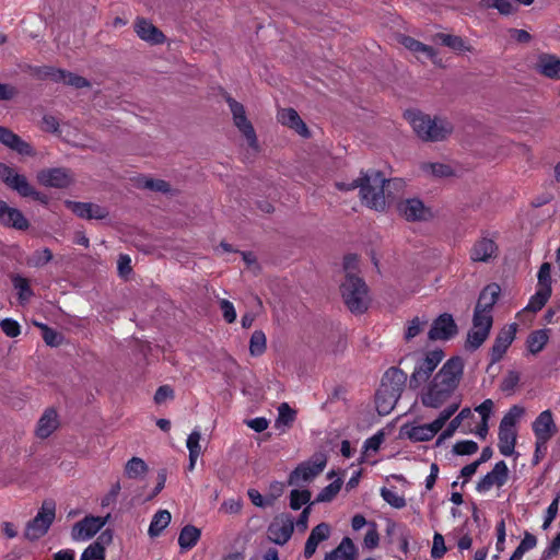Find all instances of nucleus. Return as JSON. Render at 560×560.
I'll list each match as a JSON object with an SVG mask.
<instances>
[{
    "instance_id": "nucleus-46",
    "label": "nucleus",
    "mask_w": 560,
    "mask_h": 560,
    "mask_svg": "<svg viewBox=\"0 0 560 560\" xmlns=\"http://www.w3.org/2000/svg\"><path fill=\"white\" fill-rule=\"evenodd\" d=\"M342 481L337 479L322 489L317 494L315 502H330L340 491Z\"/></svg>"
},
{
    "instance_id": "nucleus-17",
    "label": "nucleus",
    "mask_w": 560,
    "mask_h": 560,
    "mask_svg": "<svg viewBox=\"0 0 560 560\" xmlns=\"http://www.w3.org/2000/svg\"><path fill=\"white\" fill-rule=\"evenodd\" d=\"M509 478V468L504 460L495 463L491 471L486 474L476 485L479 493L489 491L493 486L502 487Z\"/></svg>"
},
{
    "instance_id": "nucleus-19",
    "label": "nucleus",
    "mask_w": 560,
    "mask_h": 560,
    "mask_svg": "<svg viewBox=\"0 0 560 560\" xmlns=\"http://www.w3.org/2000/svg\"><path fill=\"white\" fill-rule=\"evenodd\" d=\"M516 329L517 325L511 324L498 334L490 350L491 364L498 363L503 358L515 339Z\"/></svg>"
},
{
    "instance_id": "nucleus-10",
    "label": "nucleus",
    "mask_w": 560,
    "mask_h": 560,
    "mask_svg": "<svg viewBox=\"0 0 560 560\" xmlns=\"http://www.w3.org/2000/svg\"><path fill=\"white\" fill-rule=\"evenodd\" d=\"M294 530V518L289 513H281L272 520L267 528V536L276 545L287 544Z\"/></svg>"
},
{
    "instance_id": "nucleus-59",
    "label": "nucleus",
    "mask_w": 560,
    "mask_h": 560,
    "mask_svg": "<svg viewBox=\"0 0 560 560\" xmlns=\"http://www.w3.org/2000/svg\"><path fill=\"white\" fill-rule=\"evenodd\" d=\"M478 451V444L472 440L458 441L453 446L456 455H472Z\"/></svg>"
},
{
    "instance_id": "nucleus-29",
    "label": "nucleus",
    "mask_w": 560,
    "mask_h": 560,
    "mask_svg": "<svg viewBox=\"0 0 560 560\" xmlns=\"http://www.w3.org/2000/svg\"><path fill=\"white\" fill-rule=\"evenodd\" d=\"M536 69L546 78L560 80V59L555 55L540 54L537 59Z\"/></svg>"
},
{
    "instance_id": "nucleus-12",
    "label": "nucleus",
    "mask_w": 560,
    "mask_h": 560,
    "mask_svg": "<svg viewBox=\"0 0 560 560\" xmlns=\"http://www.w3.org/2000/svg\"><path fill=\"white\" fill-rule=\"evenodd\" d=\"M36 177L40 185L59 189L67 188L73 183L72 173L66 167L44 168Z\"/></svg>"
},
{
    "instance_id": "nucleus-7",
    "label": "nucleus",
    "mask_w": 560,
    "mask_h": 560,
    "mask_svg": "<svg viewBox=\"0 0 560 560\" xmlns=\"http://www.w3.org/2000/svg\"><path fill=\"white\" fill-rule=\"evenodd\" d=\"M55 515L56 503L52 500H45L36 516L27 523L24 532L25 538L36 540L43 537L52 524Z\"/></svg>"
},
{
    "instance_id": "nucleus-18",
    "label": "nucleus",
    "mask_w": 560,
    "mask_h": 560,
    "mask_svg": "<svg viewBox=\"0 0 560 560\" xmlns=\"http://www.w3.org/2000/svg\"><path fill=\"white\" fill-rule=\"evenodd\" d=\"M492 324L489 319L486 320L482 317L474 316L472 329L467 334L466 349L470 351L477 350L488 338Z\"/></svg>"
},
{
    "instance_id": "nucleus-55",
    "label": "nucleus",
    "mask_w": 560,
    "mask_h": 560,
    "mask_svg": "<svg viewBox=\"0 0 560 560\" xmlns=\"http://www.w3.org/2000/svg\"><path fill=\"white\" fill-rule=\"evenodd\" d=\"M33 73L40 80L50 79L54 82H58L62 78V69L54 67H37L33 70Z\"/></svg>"
},
{
    "instance_id": "nucleus-22",
    "label": "nucleus",
    "mask_w": 560,
    "mask_h": 560,
    "mask_svg": "<svg viewBox=\"0 0 560 560\" xmlns=\"http://www.w3.org/2000/svg\"><path fill=\"white\" fill-rule=\"evenodd\" d=\"M0 143L21 155H35V151L28 142L24 141L19 135L3 126H0Z\"/></svg>"
},
{
    "instance_id": "nucleus-50",
    "label": "nucleus",
    "mask_w": 560,
    "mask_h": 560,
    "mask_svg": "<svg viewBox=\"0 0 560 560\" xmlns=\"http://www.w3.org/2000/svg\"><path fill=\"white\" fill-rule=\"evenodd\" d=\"M524 412L525 410L521 406L515 405L511 407L509 411L503 416L500 425L515 429L517 421L524 415Z\"/></svg>"
},
{
    "instance_id": "nucleus-20",
    "label": "nucleus",
    "mask_w": 560,
    "mask_h": 560,
    "mask_svg": "<svg viewBox=\"0 0 560 560\" xmlns=\"http://www.w3.org/2000/svg\"><path fill=\"white\" fill-rule=\"evenodd\" d=\"M65 206L69 210H71L77 217L85 220H103L108 215V211L106 210V208L92 202L66 200Z\"/></svg>"
},
{
    "instance_id": "nucleus-63",
    "label": "nucleus",
    "mask_w": 560,
    "mask_h": 560,
    "mask_svg": "<svg viewBox=\"0 0 560 560\" xmlns=\"http://www.w3.org/2000/svg\"><path fill=\"white\" fill-rule=\"evenodd\" d=\"M427 324V320H421L419 317H415L412 318L409 324H408V327H407V330L405 332V339L407 341L411 340L412 338H415L416 336H418L421 330H422V327Z\"/></svg>"
},
{
    "instance_id": "nucleus-51",
    "label": "nucleus",
    "mask_w": 560,
    "mask_h": 560,
    "mask_svg": "<svg viewBox=\"0 0 560 560\" xmlns=\"http://www.w3.org/2000/svg\"><path fill=\"white\" fill-rule=\"evenodd\" d=\"M524 412L525 410L521 406L515 405L511 407L509 411L503 416L500 425L515 429L517 421L524 415Z\"/></svg>"
},
{
    "instance_id": "nucleus-4",
    "label": "nucleus",
    "mask_w": 560,
    "mask_h": 560,
    "mask_svg": "<svg viewBox=\"0 0 560 560\" xmlns=\"http://www.w3.org/2000/svg\"><path fill=\"white\" fill-rule=\"evenodd\" d=\"M340 290L345 304L351 313L362 314L368 310L369 290L362 278L355 275L346 276Z\"/></svg>"
},
{
    "instance_id": "nucleus-43",
    "label": "nucleus",
    "mask_w": 560,
    "mask_h": 560,
    "mask_svg": "<svg viewBox=\"0 0 560 560\" xmlns=\"http://www.w3.org/2000/svg\"><path fill=\"white\" fill-rule=\"evenodd\" d=\"M470 416L471 410L469 408L462 409L459 413L451 420L448 427L442 432L438 440V443H440L442 439L451 438L457 430V428L460 425L462 421Z\"/></svg>"
},
{
    "instance_id": "nucleus-35",
    "label": "nucleus",
    "mask_w": 560,
    "mask_h": 560,
    "mask_svg": "<svg viewBox=\"0 0 560 560\" xmlns=\"http://www.w3.org/2000/svg\"><path fill=\"white\" fill-rule=\"evenodd\" d=\"M201 532L194 525H186L178 536V545L183 550H190L200 539Z\"/></svg>"
},
{
    "instance_id": "nucleus-54",
    "label": "nucleus",
    "mask_w": 560,
    "mask_h": 560,
    "mask_svg": "<svg viewBox=\"0 0 560 560\" xmlns=\"http://www.w3.org/2000/svg\"><path fill=\"white\" fill-rule=\"evenodd\" d=\"M422 170L436 177H448L453 175L452 167L443 163H425L422 165Z\"/></svg>"
},
{
    "instance_id": "nucleus-42",
    "label": "nucleus",
    "mask_w": 560,
    "mask_h": 560,
    "mask_svg": "<svg viewBox=\"0 0 560 560\" xmlns=\"http://www.w3.org/2000/svg\"><path fill=\"white\" fill-rule=\"evenodd\" d=\"M551 289H539L529 300L527 306L525 307L532 312L540 311L545 304L548 302L551 295Z\"/></svg>"
},
{
    "instance_id": "nucleus-44",
    "label": "nucleus",
    "mask_w": 560,
    "mask_h": 560,
    "mask_svg": "<svg viewBox=\"0 0 560 560\" xmlns=\"http://www.w3.org/2000/svg\"><path fill=\"white\" fill-rule=\"evenodd\" d=\"M312 493L307 489H293L290 493V508L292 510H300L304 504L311 500Z\"/></svg>"
},
{
    "instance_id": "nucleus-56",
    "label": "nucleus",
    "mask_w": 560,
    "mask_h": 560,
    "mask_svg": "<svg viewBox=\"0 0 560 560\" xmlns=\"http://www.w3.org/2000/svg\"><path fill=\"white\" fill-rule=\"evenodd\" d=\"M105 548L95 541L89 545L81 555L80 560H104Z\"/></svg>"
},
{
    "instance_id": "nucleus-39",
    "label": "nucleus",
    "mask_w": 560,
    "mask_h": 560,
    "mask_svg": "<svg viewBox=\"0 0 560 560\" xmlns=\"http://www.w3.org/2000/svg\"><path fill=\"white\" fill-rule=\"evenodd\" d=\"M480 7L483 9H495L502 15L514 14L518 8L511 0H481Z\"/></svg>"
},
{
    "instance_id": "nucleus-26",
    "label": "nucleus",
    "mask_w": 560,
    "mask_h": 560,
    "mask_svg": "<svg viewBox=\"0 0 560 560\" xmlns=\"http://www.w3.org/2000/svg\"><path fill=\"white\" fill-rule=\"evenodd\" d=\"M358 557V547L350 537H343L339 545L327 552L324 560H355Z\"/></svg>"
},
{
    "instance_id": "nucleus-1",
    "label": "nucleus",
    "mask_w": 560,
    "mask_h": 560,
    "mask_svg": "<svg viewBox=\"0 0 560 560\" xmlns=\"http://www.w3.org/2000/svg\"><path fill=\"white\" fill-rule=\"evenodd\" d=\"M405 186L401 178L386 179L381 171L369 170L362 172L361 176L351 183H336V187L341 191H350L360 188L362 202L370 209L384 211L387 206V199H394L390 189L400 190Z\"/></svg>"
},
{
    "instance_id": "nucleus-33",
    "label": "nucleus",
    "mask_w": 560,
    "mask_h": 560,
    "mask_svg": "<svg viewBox=\"0 0 560 560\" xmlns=\"http://www.w3.org/2000/svg\"><path fill=\"white\" fill-rule=\"evenodd\" d=\"M398 42L408 50L416 55H424L427 58L433 60L436 56V51L433 47L425 45L411 36L399 35Z\"/></svg>"
},
{
    "instance_id": "nucleus-3",
    "label": "nucleus",
    "mask_w": 560,
    "mask_h": 560,
    "mask_svg": "<svg viewBox=\"0 0 560 560\" xmlns=\"http://www.w3.org/2000/svg\"><path fill=\"white\" fill-rule=\"evenodd\" d=\"M409 122L416 135L423 141L439 142L453 132V125L445 118H431L421 112H409Z\"/></svg>"
},
{
    "instance_id": "nucleus-5",
    "label": "nucleus",
    "mask_w": 560,
    "mask_h": 560,
    "mask_svg": "<svg viewBox=\"0 0 560 560\" xmlns=\"http://www.w3.org/2000/svg\"><path fill=\"white\" fill-rule=\"evenodd\" d=\"M0 179L22 197H31L34 200L46 203L47 197L37 191L24 175L18 174L13 167L0 162Z\"/></svg>"
},
{
    "instance_id": "nucleus-32",
    "label": "nucleus",
    "mask_w": 560,
    "mask_h": 560,
    "mask_svg": "<svg viewBox=\"0 0 560 560\" xmlns=\"http://www.w3.org/2000/svg\"><path fill=\"white\" fill-rule=\"evenodd\" d=\"M58 424L57 412L54 409H47L38 420L36 435L46 439L58 428Z\"/></svg>"
},
{
    "instance_id": "nucleus-25",
    "label": "nucleus",
    "mask_w": 560,
    "mask_h": 560,
    "mask_svg": "<svg viewBox=\"0 0 560 560\" xmlns=\"http://www.w3.org/2000/svg\"><path fill=\"white\" fill-rule=\"evenodd\" d=\"M135 32L142 40L152 45L162 44L165 40L164 34L144 18H138L136 20Z\"/></svg>"
},
{
    "instance_id": "nucleus-2",
    "label": "nucleus",
    "mask_w": 560,
    "mask_h": 560,
    "mask_svg": "<svg viewBox=\"0 0 560 560\" xmlns=\"http://www.w3.org/2000/svg\"><path fill=\"white\" fill-rule=\"evenodd\" d=\"M464 372L460 357L448 359L429 383L421 402L429 408H440L455 392Z\"/></svg>"
},
{
    "instance_id": "nucleus-53",
    "label": "nucleus",
    "mask_w": 560,
    "mask_h": 560,
    "mask_svg": "<svg viewBox=\"0 0 560 560\" xmlns=\"http://www.w3.org/2000/svg\"><path fill=\"white\" fill-rule=\"evenodd\" d=\"M37 326L42 329L43 339L47 346L58 347L59 345H61V334L57 332L55 329L50 328L46 324H37Z\"/></svg>"
},
{
    "instance_id": "nucleus-41",
    "label": "nucleus",
    "mask_w": 560,
    "mask_h": 560,
    "mask_svg": "<svg viewBox=\"0 0 560 560\" xmlns=\"http://www.w3.org/2000/svg\"><path fill=\"white\" fill-rule=\"evenodd\" d=\"M267 348L266 335L262 330H255L249 340V353L253 357H260Z\"/></svg>"
},
{
    "instance_id": "nucleus-60",
    "label": "nucleus",
    "mask_w": 560,
    "mask_h": 560,
    "mask_svg": "<svg viewBox=\"0 0 560 560\" xmlns=\"http://www.w3.org/2000/svg\"><path fill=\"white\" fill-rule=\"evenodd\" d=\"M220 310L226 323L232 324L236 320V311L232 302L225 299L219 301Z\"/></svg>"
},
{
    "instance_id": "nucleus-34",
    "label": "nucleus",
    "mask_w": 560,
    "mask_h": 560,
    "mask_svg": "<svg viewBox=\"0 0 560 560\" xmlns=\"http://www.w3.org/2000/svg\"><path fill=\"white\" fill-rule=\"evenodd\" d=\"M399 397L389 393L386 387H380L375 394L376 410L380 415H388L396 406Z\"/></svg>"
},
{
    "instance_id": "nucleus-30",
    "label": "nucleus",
    "mask_w": 560,
    "mask_h": 560,
    "mask_svg": "<svg viewBox=\"0 0 560 560\" xmlns=\"http://www.w3.org/2000/svg\"><path fill=\"white\" fill-rule=\"evenodd\" d=\"M433 42L448 47L455 52H471L474 50L472 46L458 35L436 33L433 36Z\"/></svg>"
},
{
    "instance_id": "nucleus-16",
    "label": "nucleus",
    "mask_w": 560,
    "mask_h": 560,
    "mask_svg": "<svg viewBox=\"0 0 560 560\" xmlns=\"http://www.w3.org/2000/svg\"><path fill=\"white\" fill-rule=\"evenodd\" d=\"M458 332L457 325L453 316L448 313L441 314L435 318L428 332L430 340H450Z\"/></svg>"
},
{
    "instance_id": "nucleus-6",
    "label": "nucleus",
    "mask_w": 560,
    "mask_h": 560,
    "mask_svg": "<svg viewBox=\"0 0 560 560\" xmlns=\"http://www.w3.org/2000/svg\"><path fill=\"white\" fill-rule=\"evenodd\" d=\"M325 455L317 454L311 459L300 463L289 475L288 485L301 487L313 481L326 467Z\"/></svg>"
},
{
    "instance_id": "nucleus-61",
    "label": "nucleus",
    "mask_w": 560,
    "mask_h": 560,
    "mask_svg": "<svg viewBox=\"0 0 560 560\" xmlns=\"http://www.w3.org/2000/svg\"><path fill=\"white\" fill-rule=\"evenodd\" d=\"M2 331L11 338L18 337L21 332L20 324L12 318H4L0 322Z\"/></svg>"
},
{
    "instance_id": "nucleus-38",
    "label": "nucleus",
    "mask_w": 560,
    "mask_h": 560,
    "mask_svg": "<svg viewBox=\"0 0 560 560\" xmlns=\"http://www.w3.org/2000/svg\"><path fill=\"white\" fill-rule=\"evenodd\" d=\"M296 418V411L288 402H282L278 407V417L275 425L277 429L290 428Z\"/></svg>"
},
{
    "instance_id": "nucleus-52",
    "label": "nucleus",
    "mask_w": 560,
    "mask_h": 560,
    "mask_svg": "<svg viewBox=\"0 0 560 560\" xmlns=\"http://www.w3.org/2000/svg\"><path fill=\"white\" fill-rule=\"evenodd\" d=\"M52 253L48 247L37 249L31 256L28 264L33 267H43L52 259Z\"/></svg>"
},
{
    "instance_id": "nucleus-9",
    "label": "nucleus",
    "mask_w": 560,
    "mask_h": 560,
    "mask_svg": "<svg viewBox=\"0 0 560 560\" xmlns=\"http://www.w3.org/2000/svg\"><path fill=\"white\" fill-rule=\"evenodd\" d=\"M224 98L232 113L234 125L240 130V132L246 138L249 147L257 148V136L252 122L246 117L244 105L234 100L229 94H226Z\"/></svg>"
},
{
    "instance_id": "nucleus-62",
    "label": "nucleus",
    "mask_w": 560,
    "mask_h": 560,
    "mask_svg": "<svg viewBox=\"0 0 560 560\" xmlns=\"http://www.w3.org/2000/svg\"><path fill=\"white\" fill-rule=\"evenodd\" d=\"M551 266L549 262H544L538 271V284L540 289H551Z\"/></svg>"
},
{
    "instance_id": "nucleus-58",
    "label": "nucleus",
    "mask_w": 560,
    "mask_h": 560,
    "mask_svg": "<svg viewBox=\"0 0 560 560\" xmlns=\"http://www.w3.org/2000/svg\"><path fill=\"white\" fill-rule=\"evenodd\" d=\"M143 188H147L152 191L171 194L172 188L171 185L164 179H154V178H145L142 184Z\"/></svg>"
},
{
    "instance_id": "nucleus-47",
    "label": "nucleus",
    "mask_w": 560,
    "mask_h": 560,
    "mask_svg": "<svg viewBox=\"0 0 560 560\" xmlns=\"http://www.w3.org/2000/svg\"><path fill=\"white\" fill-rule=\"evenodd\" d=\"M429 431L427 424L413 425L407 429L406 435L413 442H427L433 439Z\"/></svg>"
},
{
    "instance_id": "nucleus-27",
    "label": "nucleus",
    "mask_w": 560,
    "mask_h": 560,
    "mask_svg": "<svg viewBox=\"0 0 560 560\" xmlns=\"http://www.w3.org/2000/svg\"><path fill=\"white\" fill-rule=\"evenodd\" d=\"M498 246L494 241L483 237L476 242L470 250V258L472 261L488 262L491 258L495 257Z\"/></svg>"
},
{
    "instance_id": "nucleus-45",
    "label": "nucleus",
    "mask_w": 560,
    "mask_h": 560,
    "mask_svg": "<svg viewBox=\"0 0 560 560\" xmlns=\"http://www.w3.org/2000/svg\"><path fill=\"white\" fill-rule=\"evenodd\" d=\"M12 283L14 289L19 291V300L21 302H26L33 295V291L30 288L28 280L22 276H14L12 278Z\"/></svg>"
},
{
    "instance_id": "nucleus-24",
    "label": "nucleus",
    "mask_w": 560,
    "mask_h": 560,
    "mask_svg": "<svg viewBox=\"0 0 560 560\" xmlns=\"http://www.w3.org/2000/svg\"><path fill=\"white\" fill-rule=\"evenodd\" d=\"M407 382V374L398 368H389L383 375L380 387L400 398Z\"/></svg>"
},
{
    "instance_id": "nucleus-40",
    "label": "nucleus",
    "mask_w": 560,
    "mask_h": 560,
    "mask_svg": "<svg viewBox=\"0 0 560 560\" xmlns=\"http://www.w3.org/2000/svg\"><path fill=\"white\" fill-rule=\"evenodd\" d=\"M548 330L539 329L533 331L527 338V347L530 353L536 354L540 352L548 342Z\"/></svg>"
},
{
    "instance_id": "nucleus-37",
    "label": "nucleus",
    "mask_w": 560,
    "mask_h": 560,
    "mask_svg": "<svg viewBox=\"0 0 560 560\" xmlns=\"http://www.w3.org/2000/svg\"><path fill=\"white\" fill-rule=\"evenodd\" d=\"M148 470L149 468L147 463L142 458L136 456L130 458L125 465V475L129 479L142 478Z\"/></svg>"
},
{
    "instance_id": "nucleus-36",
    "label": "nucleus",
    "mask_w": 560,
    "mask_h": 560,
    "mask_svg": "<svg viewBox=\"0 0 560 560\" xmlns=\"http://www.w3.org/2000/svg\"><path fill=\"white\" fill-rule=\"evenodd\" d=\"M172 515L167 510H159L152 517L148 534L150 537H158L170 524Z\"/></svg>"
},
{
    "instance_id": "nucleus-15",
    "label": "nucleus",
    "mask_w": 560,
    "mask_h": 560,
    "mask_svg": "<svg viewBox=\"0 0 560 560\" xmlns=\"http://www.w3.org/2000/svg\"><path fill=\"white\" fill-rule=\"evenodd\" d=\"M398 211L407 221H429L433 218L430 208L425 207L422 200L410 198L398 203Z\"/></svg>"
},
{
    "instance_id": "nucleus-28",
    "label": "nucleus",
    "mask_w": 560,
    "mask_h": 560,
    "mask_svg": "<svg viewBox=\"0 0 560 560\" xmlns=\"http://www.w3.org/2000/svg\"><path fill=\"white\" fill-rule=\"evenodd\" d=\"M278 120L283 126L294 129L299 135L308 137L310 131L305 122L301 119L300 115L294 108H283L278 113Z\"/></svg>"
},
{
    "instance_id": "nucleus-8",
    "label": "nucleus",
    "mask_w": 560,
    "mask_h": 560,
    "mask_svg": "<svg viewBox=\"0 0 560 560\" xmlns=\"http://www.w3.org/2000/svg\"><path fill=\"white\" fill-rule=\"evenodd\" d=\"M444 358L442 350H433L427 353V355L419 360L410 375L409 386L412 389H417L423 383H425L436 366L441 363Z\"/></svg>"
},
{
    "instance_id": "nucleus-64",
    "label": "nucleus",
    "mask_w": 560,
    "mask_h": 560,
    "mask_svg": "<svg viewBox=\"0 0 560 560\" xmlns=\"http://www.w3.org/2000/svg\"><path fill=\"white\" fill-rule=\"evenodd\" d=\"M446 552L445 541L443 535L435 533L433 536V546L431 549V556L434 559H441Z\"/></svg>"
},
{
    "instance_id": "nucleus-31",
    "label": "nucleus",
    "mask_w": 560,
    "mask_h": 560,
    "mask_svg": "<svg viewBox=\"0 0 560 560\" xmlns=\"http://www.w3.org/2000/svg\"><path fill=\"white\" fill-rule=\"evenodd\" d=\"M499 443L498 447L503 456H511L514 453L517 433L513 428L499 425Z\"/></svg>"
},
{
    "instance_id": "nucleus-49",
    "label": "nucleus",
    "mask_w": 560,
    "mask_h": 560,
    "mask_svg": "<svg viewBox=\"0 0 560 560\" xmlns=\"http://www.w3.org/2000/svg\"><path fill=\"white\" fill-rule=\"evenodd\" d=\"M61 77L62 78L59 79L57 83L62 82L67 85L73 86L75 89H82V88L90 86V82L85 78L78 75L75 73L62 70Z\"/></svg>"
},
{
    "instance_id": "nucleus-23",
    "label": "nucleus",
    "mask_w": 560,
    "mask_h": 560,
    "mask_svg": "<svg viewBox=\"0 0 560 560\" xmlns=\"http://www.w3.org/2000/svg\"><path fill=\"white\" fill-rule=\"evenodd\" d=\"M331 535V527L328 523H319L310 533L304 546L303 556L305 559H311L318 547V545L327 540Z\"/></svg>"
},
{
    "instance_id": "nucleus-11",
    "label": "nucleus",
    "mask_w": 560,
    "mask_h": 560,
    "mask_svg": "<svg viewBox=\"0 0 560 560\" xmlns=\"http://www.w3.org/2000/svg\"><path fill=\"white\" fill-rule=\"evenodd\" d=\"M109 517V514H107L105 517L92 515L85 516L83 520L77 522L73 525L71 530V538L75 541H85L91 539L103 528Z\"/></svg>"
},
{
    "instance_id": "nucleus-57",
    "label": "nucleus",
    "mask_w": 560,
    "mask_h": 560,
    "mask_svg": "<svg viewBox=\"0 0 560 560\" xmlns=\"http://www.w3.org/2000/svg\"><path fill=\"white\" fill-rule=\"evenodd\" d=\"M521 380L520 373L516 371H509L501 382L500 388L503 393L511 395L514 393L515 387Z\"/></svg>"
},
{
    "instance_id": "nucleus-21",
    "label": "nucleus",
    "mask_w": 560,
    "mask_h": 560,
    "mask_svg": "<svg viewBox=\"0 0 560 560\" xmlns=\"http://www.w3.org/2000/svg\"><path fill=\"white\" fill-rule=\"evenodd\" d=\"M0 223L19 231H25L30 226L24 214L19 209L8 206L3 200H0Z\"/></svg>"
},
{
    "instance_id": "nucleus-14",
    "label": "nucleus",
    "mask_w": 560,
    "mask_h": 560,
    "mask_svg": "<svg viewBox=\"0 0 560 560\" xmlns=\"http://www.w3.org/2000/svg\"><path fill=\"white\" fill-rule=\"evenodd\" d=\"M533 431L537 440V451L557 433V425L552 412L547 409L539 413L533 422Z\"/></svg>"
},
{
    "instance_id": "nucleus-48",
    "label": "nucleus",
    "mask_w": 560,
    "mask_h": 560,
    "mask_svg": "<svg viewBox=\"0 0 560 560\" xmlns=\"http://www.w3.org/2000/svg\"><path fill=\"white\" fill-rule=\"evenodd\" d=\"M381 497L383 500L395 509H402L406 506V499L399 495L396 491L383 487L381 489Z\"/></svg>"
},
{
    "instance_id": "nucleus-13",
    "label": "nucleus",
    "mask_w": 560,
    "mask_h": 560,
    "mask_svg": "<svg viewBox=\"0 0 560 560\" xmlns=\"http://www.w3.org/2000/svg\"><path fill=\"white\" fill-rule=\"evenodd\" d=\"M500 292L501 288L499 284H488L479 294L474 316H479L493 323L492 310L499 299Z\"/></svg>"
}]
</instances>
